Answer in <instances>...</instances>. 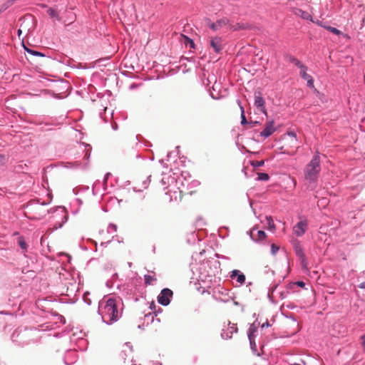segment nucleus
Instances as JSON below:
<instances>
[{
	"label": "nucleus",
	"mask_w": 365,
	"mask_h": 365,
	"mask_svg": "<svg viewBox=\"0 0 365 365\" xmlns=\"http://www.w3.org/2000/svg\"><path fill=\"white\" fill-rule=\"evenodd\" d=\"M118 303L119 302L114 298H109L100 302L99 311L103 322L111 324L120 317L121 312L118 309Z\"/></svg>",
	"instance_id": "nucleus-1"
},
{
	"label": "nucleus",
	"mask_w": 365,
	"mask_h": 365,
	"mask_svg": "<svg viewBox=\"0 0 365 365\" xmlns=\"http://www.w3.org/2000/svg\"><path fill=\"white\" fill-rule=\"evenodd\" d=\"M320 171V157L317 153L304 169L305 184L308 185V186L314 185L317 181Z\"/></svg>",
	"instance_id": "nucleus-2"
},
{
	"label": "nucleus",
	"mask_w": 365,
	"mask_h": 365,
	"mask_svg": "<svg viewBox=\"0 0 365 365\" xmlns=\"http://www.w3.org/2000/svg\"><path fill=\"white\" fill-rule=\"evenodd\" d=\"M173 295V292L171 289L168 288L163 289L160 294L158 297V302L163 305L167 306L170 302V298H172Z\"/></svg>",
	"instance_id": "nucleus-3"
},
{
	"label": "nucleus",
	"mask_w": 365,
	"mask_h": 365,
	"mask_svg": "<svg viewBox=\"0 0 365 365\" xmlns=\"http://www.w3.org/2000/svg\"><path fill=\"white\" fill-rule=\"evenodd\" d=\"M210 47L213 49L216 53H220L223 49L222 39L221 37H211L210 40Z\"/></svg>",
	"instance_id": "nucleus-4"
},
{
	"label": "nucleus",
	"mask_w": 365,
	"mask_h": 365,
	"mask_svg": "<svg viewBox=\"0 0 365 365\" xmlns=\"http://www.w3.org/2000/svg\"><path fill=\"white\" fill-rule=\"evenodd\" d=\"M307 220L302 219L294 227L293 231L297 236H302L307 229Z\"/></svg>",
	"instance_id": "nucleus-5"
},
{
	"label": "nucleus",
	"mask_w": 365,
	"mask_h": 365,
	"mask_svg": "<svg viewBox=\"0 0 365 365\" xmlns=\"http://www.w3.org/2000/svg\"><path fill=\"white\" fill-rule=\"evenodd\" d=\"M265 101L261 96L260 93H255V106L259 109L261 112L267 115V110L264 106Z\"/></svg>",
	"instance_id": "nucleus-6"
},
{
	"label": "nucleus",
	"mask_w": 365,
	"mask_h": 365,
	"mask_svg": "<svg viewBox=\"0 0 365 365\" xmlns=\"http://www.w3.org/2000/svg\"><path fill=\"white\" fill-rule=\"evenodd\" d=\"M299 68L300 69V73H299L300 76L303 79H304L307 81V86L309 87L313 88L314 87V80H313L312 77L307 73V67L305 65H303Z\"/></svg>",
	"instance_id": "nucleus-7"
},
{
	"label": "nucleus",
	"mask_w": 365,
	"mask_h": 365,
	"mask_svg": "<svg viewBox=\"0 0 365 365\" xmlns=\"http://www.w3.org/2000/svg\"><path fill=\"white\" fill-rule=\"evenodd\" d=\"M229 22H230V20L228 19L222 18V19L217 20L216 22L210 23L209 27L214 31H216L222 29L223 26L228 25Z\"/></svg>",
	"instance_id": "nucleus-8"
},
{
	"label": "nucleus",
	"mask_w": 365,
	"mask_h": 365,
	"mask_svg": "<svg viewBox=\"0 0 365 365\" xmlns=\"http://www.w3.org/2000/svg\"><path fill=\"white\" fill-rule=\"evenodd\" d=\"M274 131L275 128L274 127V122L269 121L266 124L264 129L261 132L260 135L264 138H267Z\"/></svg>",
	"instance_id": "nucleus-9"
},
{
	"label": "nucleus",
	"mask_w": 365,
	"mask_h": 365,
	"mask_svg": "<svg viewBox=\"0 0 365 365\" xmlns=\"http://www.w3.org/2000/svg\"><path fill=\"white\" fill-rule=\"evenodd\" d=\"M227 26H229L230 30H232V31L244 30V29H248L250 27V26L247 24H240V23H237L235 25H232L229 23V24Z\"/></svg>",
	"instance_id": "nucleus-10"
},
{
	"label": "nucleus",
	"mask_w": 365,
	"mask_h": 365,
	"mask_svg": "<svg viewBox=\"0 0 365 365\" xmlns=\"http://www.w3.org/2000/svg\"><path fill=\"white\" fill-rule=\"evenodd\" d=\"M235 276H237V281L240 283V284H243L245 281V276L243 274H240V271L239 270H233L232 272V275H231V277H235Z\"/></svg>",
	"instance_id": "nucleus-11"
},
{
	"label": "nucleus",
	"mask_w": 365,
	"mask_h": 365,
	"mask_svg": "<svg viewBox=\"0 0 365 365\" xmlns=\"http://www.w3.org/2000/svg\"><path fill=\"white\" fill-rule=\"evenodd\" d=\"M294 13L296 15L301 16L304 19L308 20L311 19V15L308 12L300 9H297Z\"/></svg>",
	"instance_id": "nucleus-12"
},
{
	"label": "nucleus",
	"mask_w": 365,
	"mask_h": 365,
	"mask_svg": "<svg viewBox=\"0 0 365 365\" xmlns=\"http://www.w3.org/2000/svg\"><path fill=\"white\" fill-rule=\"evenodd\" d=\"M145 283L148 285H150L153 282L156 281L155 274L153 272V275L151 274H145L144 276Z\"/></svg>",
	"instance_id": "nucleus-13"
},
{
	"label": "nucleus",
	"mask_w": 365,
	"mask_h": 365,
	"mask_svg": "<svg viewBox=\"0 0 365 365\" xmlns=\"http://www.w3.org/2000/svg\"><path fill=\"white\" fill-rule=\"evenodd\" d=\"M254 231H255V229H253L251 232V236L253 239H255L257 240H264L265 237H266V233L262 231V230H258L257 232V237L255 238L254 237Z\"/></svg>",
	"instance_id": "nucleus-14"
},
{
	"label": "nucleus",
	"mask_w": 365,
	"mask_h": 365,
	"mask_svg": "<svg viewBox=\"0 0 365 365\" xmlns=\"http://www.w3.org/2000/svg\"><path fill=\"white\" fill-rule=\"evenodd\" d=\"M266 225L267 226V228L270 230L271 231L275 230V225L274 224V221L271 217L267 216L265 217Z\"/></svg>",
	"instance_id": "nucleus-15"
},
{
	"label": "nucleus",
	"mask_w": 365,
	"mask_h": 365,
	"mask_svg": "<svg viewBox=\"0 0 365 365\" xmlns=\"http://www.w3.org/2000/svg\"><path fill=\"white\" fill-rule=\"evenodd\" d=\"M47 13L51 17V18H54V19H56L57 20L60 21L61 20V18L59 17V14H58V12L56 10V9H53L52 8H49L48 10H47Z\"/></svg>",
	"instance_id": "nucleus-16"
},
{
	"label": "nucleus",
	"mask_w": 365,
	"mask_h": 365,
	"mask_svg": "<svg viewBox=\"0 0 365 365\" xmlns=\"http://www.w3.org/2000/svg\"><path fill=\"white\" fill-rule=\"evenodd\" d=\"M182 37L185 39V44L189 45L190 48H195V43L193 41L185 35H182Z\"/></svg>",
	"instance_id": "nucleus-17"
},
{
	"label": "nucleus",
	"mask_w": 365,
	"mask_h": 365,
	"mask_svg": "<svg viewBox=\"0 0 365 365\" xmlns=\"http://www.w3.org/2000/svg\"><path fill=\"white\" fill-rule=\"evenodd\" d=\"M257 175H258L257 179L259 180L267 181L269 179V176L267 173H257Z\"/></svg>",
	"instance_id": "nucleus-18"
},
{
	"label": "nucleus",
	"mask_w": 365,
	"mask_h": 365,
	"mask_svg": "<svg viewBox=\"0 0 365 365\" xmlns=\"http://www.w3.org/2000/svg\"><path fill=\"white\" fill-rule=\"evenodd\" d=\"M240 110H241V124L246 125L248 123V122L245 118L244 108L241 106H240Z\"/></svg>",
	"instance_id": "nucleus-19"
},
{
	"label": "nucleus",
	"mask_w": 365,
	"mask_h": 365,
	"mask_svg": "<svg viewBox=\"0 0 365 365\" xmlns=\"http://www.w3.org/2000/svg\"><path fill=\"white\" fill-rule=\"evenodd\" d=\"M289 61H290L292 63H294V65H295L296 66H297L298 68H300L302 66H303V65H304L301 61H299L297 58H295V57H294V56H290V57H289Z\"/></svg>",
	"instance_id": "nucleus-20"
},
{
	"label": "nucleus",
	"mask_w": 365,
	"mask_h": 365,
	"mask_svg": "<svg viewBox=\"0 0 365 365\" xmlns=\"http://www.w3.org/2000/svg\"><path fill=\"white\" fill-rule=\"evenodd\" d=\"M18 244L23 250H26L27 245L24 240V239L22 237H19L18 238Z\"/></svg>",
	"instance_id": "nucleus-21"
},
{
	"label": "nucleus",
	"mask_w": 365,
	"mask_h": 365,
	"mask_svg": "<svg viewBox=\"0 0 365 365\" xmlns=\"http://www.w3.org/2000/svg\"><path fill=\"white\" fill-rule=\"evenodd\" d=\"M327 30H329V31H331V33L333 34H335L336 35H339L341 34V32L338 30L337 29L334 28V27H331V26H324Z\"/></svg>",
	"instance_id": "nucleus-22"
},
{
	"label": "nucleus",
	"mask_w": 365,
	"mask_h": 365,
	"mask_svg": "<svg viewBox=\"0 0 365 365\" xmlns=\"http://www.w3.org/2000/svg\"><path fill=\"white\" fill-rule=\"evenodd\" d=\"M288 136L289 137V141L291 143H295L297 142V136L295 133L292 132L288 133Z\"/></svg>",
	"instance_id": "nucleus-23"
},
{
	"label": "nucleus",
	"mask_w": 365,
	"mask_h": 365,
	"mask_svg": "<svg viewBox=\"0 0 365 365\" xmlns=\"http://www.w3.org/2000/svg\"><path fill=\"white\" fill-rule=\"evenodd\" d=\"M24 48L25 50L29 53H31L32 55H34V56H44L42 53H41L40 52H38V51H33V50H31V49H29L27 48L26 47L24 46Z\"/></svg>",
	"instance_id": "nucleus-24"
},
{
	"label": "nucleus",
	"mask_w": 365,
	"mask_h": 365,
	"mask_svg": "<svg viewBox=\"0 0 365 365\" xmlns=\"http://www.w3.org/2000/svg\"><path fill=\"white\" fill-rule=\"evenodd\" d=\"M279 250V247L275 245L274 244H272L271 246V251L272 254H275Z\"/></svg>",
	"instance_id": "nucleus-25"
},
{
	"label": "nucleus",
	"mask_w": 365,
	"mask_h": 365,
	"mask_svg": "<svg viewBox=\"0 0 365 365\" xmlns=\"http://www.w3.org/2000/svg\"><path fill=\"white\" fill-rule=\"evenodd\" d=\"M263 165H264L263 160L255 161V162L252 163V165H254L255 167H260V166H262Z\"/></svg>",
	"instance_id": "nucleus-26"
},
{
	"label": "nucleus",
	"mask_w": 365,
	"mask_h": 365,
	"mask_svg": "<svg viewBox=\"0 0 365 365\" xmlns=\"http://www.w3.org/2000/svg\"><path fill=\"white\" fill-rule=\"evenodd\" d=\"M230 329H231V331H230L231 333H232L234 331L236 332L237 331V326L235 324H233L232 326H230Z\"/></svg>",
	"instance_id": "nucleus-27"
},
{
	"label": "nucleus",
	"mask_w": 365,
	"mask_h": 365,
	"mask_svg": "<svg viewBox=\"0 0 365 365\" xmlns=\"http://www.w3.org/2000/svg\"><path fill=\"white\" fill-rule=\"evenodd\" d=\"M297 284L299 286V287H303L304 286V283L302 281H299V282H297Z\"/></svg>",
	"instance_id": "nucleus-28"
},
{
	"label": "nucleus",
	"mask_w": 365,
	"mask_h": 365,
	"mask_svg": "<svg viewBox=\"0 0 365 365\" xmlns=\"http://www.w3.org/2000/svg\"><path fill=\"white\" fill-rule=\"evenodd\" d=\"M361 339H362V346H363V348H365V335H363L361 336Z\"/></svg>",
	"instance_id": "nucleus-29"
},
{
	"label": "nucleus",
	"mask_w": 365,
	"mask_h": 365,
	"mask_svg": "<svg viewBox=\"0 0 365 365\" xmlns=\"http://www.w3.org/2000/svg\"><path fill=\"white\" fill-rule=\"evenodd\" d=\"M359 288H361V289H365V282H361V283L359 285Z\"/></svg>",
	"instance_id": "nucleus-30"
},
{
	"label": "nucleus",
	"mask_w": 365,
	"mask_h": 365,
	"mask_svg": "<svg viewBox=\"0 0 365 365\" xmlns=\"http://www.w3.org/2000/svg\"><path fill=\"white\" fill-rule=\"evenodd\" d=\"M15 1L16 0H9L7 2V4H9L8 6L12 5Z\"/></svg>",
	"instance_id": "nucleus-31"
},
{
	"label": "nucleus",
	"mask_w": 365,
	"mask_h": 365,
	"mask_svg": "<svg viewBox=\"0 0 365 365\" xmlns=\"http://www.w3.org/2000/svg\"><path fill=\"white\" fill-rule=\"evenodd\" d=\"M21 33H22V30H21V29H19L18 30V35H19V37H20V36H21Z\"/></svg>",
	"instance_id": "nucleus-32"
},
{
	"label": "nucleus",
	"mask_w": 365,
	"mask_h": 365,
	"mask_svg": "<svg viewBox=\"0 0 365 365\" xmlns=\"http://www.w3.org/2000/svg\"><path fill=\"white\" fill-rule=\"evenodd\" d=\"M315 23H316L317 24H318V25L321 26H322V23H321V21H317Z\"/></svg>",
	"instance_id": "nucleus-33"
},
{
	"label": "nucleus",
	"mask_w": 365,
	"mask_h": 365,
	"mask_svg": "<svg viewBox=\"0 0 365 365\" xmlns=\"http://www.w3.org/2000/svg\"><path fill=\"white\" fill-rule=\"evenodd\" d=\"M292 365H301V364L295 363V364H293Z\"/></svg>",
	"instance_id": "nucleus-34"
},
{
	"label": "nucleus",
	"mask_w": 365,
	"mask_h": 365,
	"mask_svg": "<svg viewBox=\"0 0 365 365\" xmlns=\"http://www.w3.org/2000/svg\"><path fill=\"white\" fill-rule=\"evenodd\" d=\"M311 21H313V23H315V21H313V19H310Z\"/></svg>",
	"instance_id": "nucleus-35"
},
{
	"label": "nucleus",
	"mask_w": 365,
	"mask_h": 365,
	"mask_svg": "<svg viewBox=\"0 0 365 365\" xmlns=\"http://www.w3.org/2000/svg\"><path fill=\"white\" fill-rule=\"evenodd\" d=\"M311 21H313V23H315V21H313V19H310Z\"/></svg>",
	"instance_id": "nucleus-36"
},
{
	"label": "nucleus",
	"mask_w": 365,
	"mask_h": 365,
	"mask_svg": "<svg viewBox=\"0 0 365 365\" xmlns=\"http://www.w3.org/2000/svg\"><path fill=\"white\" fill-rule=\"evenodd\" d=\"M171 200H172V197H170V198H169V201L170 202Z\"/></svg>",
	"instance_id": "nucleus-37"
},
{
	"label": "nucleus",
	"mask_w": 365,
	"mask_h": 365,
	"mask_svg": "<svg viewBox=\"0 0 365 365\" xmlns=\"http://www.w3.org/2000/svg\"><path fill=\"white\" fill-rule=\"evenodd\" d=\"M133 365H136V364H133Z\"/></svg>",
	"instance_id": "nucleus-38"
}]
</instances>
